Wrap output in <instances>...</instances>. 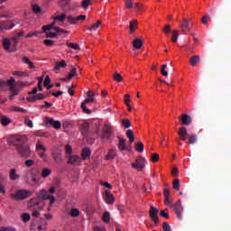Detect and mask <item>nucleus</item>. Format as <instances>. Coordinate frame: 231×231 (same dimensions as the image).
Segmentation results:
<instances>
[{"label":"nucleus","instance_id":"nucleus-1","mask_svg":"<svg viewBox=\"0 0 231 231\" xmlns=\"http://www.w3.org/2000/svg\"><path fill=\"white\" fill-rule=\"evenodd\" d=\"M42 199H49L51 207L56 201L55 197L48 194V191L46 189H42L39 193H37V197L31 199L28 203V208H30V210H32V217H39V216L41 215L38 210H41L44 208V200Z\"/></svg>","mask_w":231,"mask_h":231},{"label":"nucleus","instance_id":"nucleus-27","mask_svg":"<svg viewBox=\"0 0 231 231\" xmlns=\"http://www.w3.org/2000/svg\"><path fill=\"white\" fill-rule=\"evenodd\" d=\"M116 158V150L111 149L108 151V153L106 156V160H115Z\"/></svg>","mask_w":231,"mask_h":231},{"label":"nucleus","instance_id":"nucleus-31","mask_svg":"<svg viewBox=\"0 0 231 231\" xmlns=\"http://www.w3.org/2000/svg\"><path fill=\"white\" fill-rule=\"evenodd\" d=\"M67 15H66V13H63L61 14H59L55 17H53L54 21H58L59 23H64L67 19Z\"/></svg>","mask_w":231,"mask_h":231},{"label":"nucleus","instance_id":"nucleus-19","mask_svg":"<svg viewBox=\"0 0 231 231\" xmlns=\"http://www.w3.org/2000/svg\"><path fill=\"white\" fill-rule=\"evenodd\" d=\"M179 136L182 142H185L187 140V136H189V132L187 131V128L185 126L179 128Z\"/></svg>","mask_w":231,"mask_h":231},{"label":"nucleus","instance_id":"nucleus-13","mask_svg":"<svg viewBox=\"0 0 231 231\" xmlns=\"http://www.w3.org/2000/svg\"><path fill=\"white\" fill-rule=\"evenodd\" d=\"M182 125H190L192 124V117L187 114H182L179 116Z\"/></svg>","mask_w":231,"mask_h":231},{"label":"nucleus","instance_id":"nucleus-47","mask_svg":"<svg viewBox=\"0 0 231 231\" xmlns=\"http://www.w3.org/2000/svg\"><path fill=\"white\" fill-rule=\"evenodd\" d=\"M91 5V0H83L81 2V6L84 10H88V7Z\"/></svg>","mask_w":231,"mask_h":231},{"label":"nucleus","instance_id":"nucleus-56","mask_svg":"<svg viewBox=\"0 0 231 231\" xmlns=\"http://www.w3.org/2000/svg\"><path fill=\"white\" fill-rule=\"evenodd\" d=\"M42 10L41 9V6H39L38 5H32V12L34 14H41Z\"/></svg>","mask_w":231,"mask_h":231},{"label":"nucleus","instance_id":"nucleus-48","mask_svg":"<svg viewBox=\"0 0 231 231\" xmlns=\"http://www.w3.org/2000/svg\"><path fill=\"white\" fill-rule=\"evenodd\" d=\"M135 151H137V152H143V144L141 142L135 144Z\"/></svg>","mask_w":231,"mask_h":231},{"label":"nucleus","instance_id":"nucleus-16","mask_svg":"<svg viewBox=\"0 0 231 231\" xmlns=\"http://www.w3.org/2000/svg\"><path fill=\"white\" fill-rule=\"evenodd\" d=\"M15 24L12 21L0 22V31L12 30Z\"/></svg>","mask_w":231,"mask_h":231},{"label":"nucleus","instance_id":"nucleus-39","mask_svg":"<svg viewBox=\"0 0 231 231\" xmlns=\"http://www.w3.org/2000/svg\"><path fill=\"white\" fill-rule=\"evenodd\" d=\"M0 122L2 125H8L10 124V118H8L6 116H1Z\"/></svg>","mask_w":231,"mask_h":231},{"label":"nucleus","instance_id":"nucleus-34","mask_svg":"<svg viewBox=\"0 0 231 231\" xmlns=\"http://www.w3.org/2000/svg\"><path fill=\"white\" fill-rule=\"evenodd\" d=\"M126 136L130 142V143H133V142H134V132H133V130H127L126 131Z\"/></svg>","mask_w":231,"mask_h":231},{"label":"nucleus","instance_id":"nucleus-3","mask_svg":"<svg viewBox=\"0 0 231 231\" xmlns=\"http://www.w3.org/2000/svg\"><path fill=\"white\" fill-rule=\"evenodd\" d=\"M32 192L28 189H18L14 193L11 194V198L16 201H23L32 196Z\"/></svg>","mask_w":231,"mask_h":231},{"label":"nucleus","instance_id":"nucleus-22","mask_svg":"<svg viewBox=\"0 0 231 231\" xmlns=\"http://www.w3.org/2000/svg\"><path fill=\"white\" fill-rule=\"evenodd\" d=\"M82 160H89L91 158V150L88 148H83L81 152Z\"/></svg>","mask_w":231,"mask_h":231},{"label":"nucleus","instance_id":"nucleus-9","mask_svg":"<svg viewBox=\"0 0 231 231\" xmlns=\"http://www.w3.org/2000/svg\"><path fill=\"white\" fill-rule=\"evenodd\" d=\"M133 169H137V171H143V168L145 167V159L143 157L139 156L136 159V163H132Z\"/></svg>","mask_w":231,"mask_h":231},{"label":"nucleus","instance_id":"nucleus-55","mask_svg":"<svg viewBox=\"0 0 231 231\" xmlns=\"http://www.w3.org/2000/svg\"><path fill=\"white\" fill-rule=\"evenodd\" d=\"M24 124L25 125H27V127H30V128L33 127V122L28 117H25Z\"/></svg>","mask_w":231,"mask_h":231},{"label":"nucleus","instance_id":"nucleus-8","mask_svg":"<svg viewBox=\"0 0 231 231\" xmlns=\"http://www.w3.org/2000/svg\"><path fill=\"white\" fill-rule=\"evenodd\" d=\"M68 158L69 161L67 163L69 165H74V167H79V165H81L82 163V158H80L79 155H69Z\"/></svg>","mask_w":231,"mask_h":231},{"label":"nucleus","instance_id":"nucleus-14","mask_svg":"<svg viewBox=\"0 0 231 231\" xmlns=\"http://www.w3.org/2000/svg\"><path fill=\"white\" fill-rule=\"evenodd\" d=\"M52 158L54 162H56V163H60V162L62 161V151H60V149L58 148L53 150Z\"/></svg>","mask_w":231,"mask_h":231},{"label":"nucleus","instance_id":"nucleus-37","mask_svg":"<svg viewBox=\"0 0 231 231\" xmlns=\"http://www.w3.org/2000/svg\"><path fill=\"white\" fill-rule=\"evenodd\" d=\"M66 66H67L66 60H62L60 63L56 62L54 69L59 71V69H60V68H66Z\"/></svg>","mask_w":231,"mask_h":231},{"label":"nucleus","instance_id":"nucleus-64","mask_svg":"<svg viewBox=\"0 0 231 231\" xmlns=\"http://www.w3.org/2000/svg\"><path fill=\"white\" fill-rule=\"evenodd\" d=\"M162 32L166 35H169V33H171V25H165L164 28L162 29Z\"/></svg>","mask_w":231,"mask_h":231},{"label":"nucleus","instance_id":"nucleus-26","mask_svg":"<svg viewBox=\"0 0 231 231\" xmlns=\"http://www.w3.org/2000/svg\"><path fill=\"white\" fill-rule=\"evenodd\" d=\"M119 138V143H118V149L119 151H127V146L125 145V139L122 137Z\"/></svg>","mask_w":231,"mask_h":231},{"label":"nucleus","instance_id":"nucleus-15","mask_svg":"<svg viewBox=\"0 0 231 231\" xmlns=\"http://www.w3.org/2000/svg\"><path fill=\"white\" fill-rule=\"evenodd\" d=\"M36 151L40 158H44V152H46V147H44L43 143H42L41 142H38L36 143Z\"/></svg>","mask_w":231,"mask_h":231},{"label":"nucleus","instance_id":"nucleus-54","mask_svg":"<svg viewBox=\"0 0 231 231\" xmlns=\"http://www.w3.org/2000/svg\"><path fill=\"white\" fill-rule=\"evenodd\" d=\"M42 226H38L39 231L46 230V226L48 225V222L44 218H42Z\"/></svg>","mask_w":231,"mask_h":231},{"label":"nucleus","instance_id":"nucleus-29","mask_svg":"<svg viewBox=\"0 0 231 231\" xmlns=\"http://www.w3.org/2000/svg\"><path fill=\"white\" fill-rule=\"evenodd\" d=\"M69 214L71 217H79L80 216V210L77 208H73L70 209Z\"/></svg>","mask_w":231,"mask_h":231},{"label":"nucleus","instance_id":"nucleus-38","mask_svg":"<svg viewBox=\"0 0 231 231\" xmlns=\"http://www.w3.org/2000/svg\"><path fill=\"white\" fill-rule=\"evenodd\" d=\"M199 62V55L193 56L189 60V63H190L191 66H197Z\"/></svg>","mask_w":231,"mask_h":231},{"label":"nucleus","instance_id":"nucleus-32","mask_svg":"<svg viewBox=\"0 0 231 231\" xmlns=\"http://www.w3.org/2000/svg\"><path fill=\"white\" fill-rule=\"evenodd\" d=\"M3 46L6 51H10V46H12V42H10V39L5 38L3 41Z\"/></svg>","mask_w":231,"mask_h":231},{"label":"nucleus","instance_id":"nucleus-12","mask_svg":"<svg viewBox=\"0 0 231 231\" xmlns=\"http://www.w3.org/2000/svg\"><path fill=\"white\" fill-rule=\"evenodd\" d=\"M158 208L152 206L150 208V217L153 221V223H155V225L160 223V218H158Z\"/></svg>","mask_w":231,"mask_h":231},{"label":"nucleus","instance_id":"nucleus-21","mask_svg":"<svg viewBox=\"0 0 231 231\" xmlns=\"http://www.w3.org/2000/svg\"><path fill=\"white\" fill-rule=\"evenodd\" d=\"M9 178L12 181H15L16 180H19L21 176L17 173V170L12 168L9 171Z\"/></svg>","mask_w":231,"mask_h":231},{"label":"nucleus","instance_id":"nucleus-4","mask_svg":"<svg viewBox=\"0 0 231 231\" xmlns=\"http://www.w3.org/2000/svg\"><path fill=\"white\" fill-rule=\"evenodd\" d=\"M114 128L109 123H106L103 128V134L101 140H111V134H113Z\"/></svg>","mask_w":231,"mask_h":231},{"label":"nucleus","instance_id":"nucleus-51","mask_svg":"<svg viewBox=\"0 0 231 231\" xmlns=\"http://www.w3.org/2000/svg\"><path fill=\"white\" fill-rule=\"evenodd\" d=\"M178 37H180V33H178V31H173L171 42H178Z\"/></svg>","mask_w":231,"mask_h":231},{"label":"nucleus","instance_id":"nucleus-7","mask_svg":"<svg viewBox=\"0 0 231 231\" xmlns=\"http://www.w3.org/2000/svg\"><path fill=\"white\" fill-rule=\"evenodd\" d=\"M69 24H79V21H86V15L80 14L79 16L68 15L66 19Z\"/></svg>","mask_w":231,"mask_h":231},{"label":"nucleus","instance_id":"nucleus-58","mask_svg":"<svg viewBox=\"0 0 231 231\" xmlns=\"http://www.w3.org/2000/svg\"><path fill=\"white\" fill-rule=\"evenodd\" d=\"M24 164H25L26 167H33V165H35V161L26 160Z\"/></svg>","mask_w":231,"mask_h":231},{"label":"nucleus","instance_id":"nucleus-50","mask_svg":"<svg viewBox=\"0 0 231 231\" xmlns=\"http://www.w3.org/2000/svg\"><path fill=\"white\" fill-rule=\"evenodd\" d=\"M77 75H79L77 73V69L76 68H72L70 70V73L68 74L69 79H73V77H77Z\"/></svg>","mask_w":231,"mask_h":231},{"label":"nucleus","instance_id":"nucleus-33","mask_svg":"<svg viewBox=\"0 0 231 231\" xmlns=\"http://www.w3.org/2000/svg\"><path fill=\"white\" fill-rule=\"evenodd\" d=\"M51 174V170L50 168H43L42 170L41 176L42 178H48Z\"/></svg>","mask_w":231,"mask_h":231},{"label":"nucleus","instance_id":"nucleus-63","mask_svg":"<svg viewBox=\"0 0 231 231\" xmlns=\"http://www.w3.org/2000/svg\"><path fill=\"white\" fill-rule=\"evenodd\" d=\"M43 44H45V46H53L55 44V42H53L52 40H44Z\"/></svg>","mask_w":231,"mask_h":231},{"label":"nucleus","instance_id":"nucleus-23","mask_svg":"<svg viewBox=\"0 0 231 231\" xmlns=\"http://www.w3.org/2000/svg\"><path fill=\"white\" fill-rule=\"evenodd\" d=\"M80 129H81V134L83 136H86L88 134V131H89V123L84 122L80 125Z\"/></svg>","mask_w":231,"mask_h":231},{"label":"nucleus","instance_id":"nucleus-59","mask_svg":"<svg viewBox=\"0 0 231 231\" xmlns=\"http://www.w3.org/2000/svg\"><path fill=\"white\" fill-rule=\"evenodd\" d=\"M164 205H166V207H172V201H171L170 197H165Z\"/></svg>","mask_w":231,"mask_h":231},{"label":"nucleus","instance_id":"nucleus-62","mask_svg":"<svg viewBox=\"0 0 231 231\" xmlns=\"http://www.w3.org/2000/svg\"><path fill=\"white\" fill-rule=\"evenodd\" d=\"M129 102H131V96L129 94L125 95V104L129 107Z\"/></svg>","mask_w":231,"mask_h":231},{"label":"nucleus","instance_id":"nucleus-24","mask_svg":"<svg viewBox=\"0 0 231 231\" xmlns=\"http://www.w3.org/2000/svg\"><path fill=\"white\" fill-rule=\"evenodd\" d=\"M138 29V21L133 20L130 22L129 30L130 33H134V31Z\"/></svg>","mask_w":231,"mask_h":231},{"label":"nucleus","instance_id":"nucleus-40","mask_svg":"<svg viewBox=\"0 0 231 231\" xmlns=\"http://www.w3.org/2000/svg\"><path fill=\"white\" fill-rule=\"evenodd\" d=\"M104 223H109V221H111V214H109V211H106L103 214V217H102Z\"/></svg>","mask_w":231,"mask_h":231},{"label":"nucleus","instance_id":"nucleus-10","mask_svg":"<svg viewBox=\"0 0 231 231\" xmlns=\"http://www.w3.org/2000/svg\"><path fill=\"white\" fill-rule=\"evenodd\" d=\"M93 102H96L95 97H88L81 103V109H82L83 113H86V115H91V110L88 109V107L86 106H88V104H91Z\"/></svg>","mask_w":231,"mask_h":231},{"label":"nucleus","instance_id":"nucleus-6","mask_svg":"<svg viewBox=\"0 0 231 231\" xmlns=\"http://www.w3.org/2000/svg\"><path fill=\"white\" fill-rule=\"evenodd\" d=\"M28 174L31 175L32 181L37 183L39 181L37 178H39V174H41V170H39V168H32L26 171L25 176H28Z\"/></svg>","mask_w":231,"mask_h":231},{"label":"nucleus","instance_id":"nucleus-2","mask_svg":"<svg viewBox=\"0 0 231 231\" xmlns=\"http://www.w3.org/2000/svg\"><path fill=\"white\" fill-rule=\"evenodd\" d=\"M16 143H14V146L16 147L17 152L22 158H30L32 154V151L30 150V146L26 144L23 140H24V137L23 136H17L15 138Z\"/></svg>","mask_w":231,"mask_h":231},{"label":"nucleus","instance_id":"nucleus-42","mask_svg":"<svg viewBox=\"0 0 231 231\" xmlns=\"http://www.w3.org/2000/svg\"><path fill=\"white\" fill-rule=\"evenodd\" d=\"M21 217H22V221H23V223H28V221H30V219H31L30 213H23Z\"/></svg>","mask_w":231,"mask_h":231},{"label":"nucleus","instance_id":"nucleus-60","mask_svg":"<svg viewBox=\"0 0 231 231\" xmlns=\"http://www.w3.org/2000/svg\"><path fill=\"white\" fill-rule=\"evenodd\" d=\"M173 189L175 190H180V180L176 179L174 181H173Z\"/></svg>","mask_w":231,"mask_h":231},{"label":"nucleus","instance_id":"nucleus-11","mask_svg":"<svg viewBox=\"0 0 231 231\" xmlns=\"http://www.w3.org/2000/svg\"><path fill=\"white\" fill-rule=\"evenodd\" d=\"M173 210L178 217V219H181V213L183 212V207L181 206V200H178L173 206Z\"/></svg>","mask_w":231,"mask_h":231},{"label":"nucleus","instance_id":"nucleus-30","mask_svg":"<svg viewBox=\"0 0 231 231\" xmlns=\"http://www.w3.org/2000/svg\"><path fill=\"white\" fill-rule=\"evenodd\" d=\"M198 142V135L196 134H191L189 136L188 138V145H194V143H196Z\"/></svg>","mask_w":231,"mask_h":231},{"label":"nucleus","instance_id":"nucleus-28","mask_svg":"<svg viewBox=\"0 0 231 231\" xmlns=\"http://www.w3.org/2000/svg\"><path fill=\"white\" fill-rule=\"evenodd\" d=\"M133 46H134V48H135L136 50H140V48H142V46H143V42L142 41V39L136 38V39L133 42Z\"/></svg>","mask_w":231,"mask_h":231},{"label":"nucleus","instance_id":"nucleus-36","mask_svg":"<svg viewBox=\"0 0 231 231\" xmlns=\"http://www.w3.org/2000/svg\"><path fill=\"white\" fill-rule=\"evenodd\" d=\"M100 24H102V22L97 21L94 24H92L89 28H88V30H89V32H95L98 30V28L100 27Z\"/></svg>","mask_w":231,"mask_h":231},{"label":"nucleus","instance_id":"nucleus-53","mask_svg":"<svg viewBox=\"0 0 231 231\" xmlns=\"http://www.w3.org/2000/svg\"><path fill=\"white\" fill-rule=\"evenodd\" d=\"M59 5L61 8H66L69 5V0H60Z\"/></svg>","mask_w":231,"mask_h":231},{"label":"nucleus","instance_id":"nucleus-18","mask_svg":"<svg viewBox=\"0 0 231 231\" xmlns=\"http://www.w3.org/2000/svg\"><path fill=\"white\" fill-rule=\"evenodd\" d=\"M105 201L107 205H113V203H115V197L111 191H105Z\"/></svg>","mask_w":231,"mask_h":231},{"label":"nucleus","instance_id":"nucleus-45","mask_svg":"<svg viewBox=\"0 0 231 231\" xmlns=\"http://www.w3.org/2000/svg\"><path fill=\"white\" fill-rule=\"evenodd\" d=\"M113 79L116 80V82H122V80H124V78L118 72H116L113 75Z\"/></svg>","mask_w":231,"mask_h":231},{"label":"nucleus","instance_id":"nucleus-25","mask_svg":"<svg viewBox=\"0 0 231 231\" xmlns=\"http://www.w3.org/2000/svg\"><path fill=\"white\" fill-rule=\"evenodd\" d=\"M53 26H55V22H52L49 25H43L42 26V31L40 32V33H48V32H50V30H53L55 28Z\"/></svg>","mask_w":231,"mask_h":231},{"label":"nucleus","instance_id":"nucleus-57","mask_svg":"<svg viewBox=\"0 0 231 231\" xmlns=\"http://www.w3.org/2000/svg\"><path fill=\"white\" fill-rule=\"evenodd\" d=\"M162 229L163 231H172V228H171V225H169V223L164 222L162 224Z\"/></svg>","mask_w":231,"mask_h":231},{"label":"nucleus","instance_id":"nucleus-44","mask_svg":"<svg viewBox=\"0 0 231 231\" xmlns=\"http://www.w3.org/2000/svg\"><path fill=\"white\" fill-rule=\"evenodd\" d=\"M53 30H54V32H56V33L58 35H62V33H69L68 31H64V29H62L60 27H54Z\"/></svg>","mask_w":231,"mask_h":231},{"label":"nucleus","instance_id":"nucleus-43","mask_svg":"<svg viewBox=\"0 0 231 231\" xmlns=\"http://www.w3.org/2000/svg\"><path fill=\"white\" fill-rule=\"evenodd\" d=\"M65 152H66V154H67V158H68L69 156H71V154H72V152H73V148H71V145L67 144V145L65 146Z\"/></svg>","mask_w":231,"mask_h":231},{"label":"nucleus","instance_id":"nucleus-49","mask_svg":"<svg viewBox=\"0 0 231 231\" xmlns=\"http://www.w3.org/2000/svg\"><path fill=\"white\" fill-rule=\"evenodd\" d=\"M67 46L72 50H80V46L78 43L67 42Z\"/></svg>","mask_w":231,"mask_h":231},{"label":"nucleus","instance_id":"nucleus-61","mask_svg":"<svg viewBox=\"0 0 231 231\" xmlns=\"http://www.w3.org/2000/svg\"><path fill=\"white\" fill-rule=\"evenodd\" d=\"M45 105H42L41 107L42 109H50V107H51L53 106V104L51 103H48V101H44Z\"/></svg>","mask_w":231,"mask_h":231},{"label":"nucleus","instance_id":"nucleus-35","mask_svg":"<svg viewBox=\"0 0 231 231\" xmlns=\"http://www.w3.org/2000/svg\"><path fill=\"white\" fill-rule=\"evenodd\" d=\"M23 62H24V64H28L30 69H35V65H33V62H32L28 57H23Z\"/></svg>","mask_w":231,"mask_h":231},{"label":"nucleus","instance_id":"nucleus-52","mask_svg":"<svg viewBox=\"0 0 231 231\" xmlns=\"http://www.w3.org/2000/svg\"><path fill=\"white\" fill-rule=\"evenodd\" d=\"M208 21H210V15L208 14H205L204 16H202V20L201 23L202 24H208Z\"/></svg>","mask_w":231,"mask_h":231},{"label":"nucleus","instance_id":"nucleus-5","mask_svg":"<svg viewBox=\"0 0 231 231\" xmlns=\"http://www.w3.org/2000/svg\"><path fill=\"white\" fill-rule=\"evenodd\" d=\"M44 123L47 127H53L54 129H60L62 127V124L60 121H55L53 118L45 117Z\"/></svg>","mask_w":231,"mask_h":231},{"label":"nucleus","instance_id":"nucleus-17","mask_svg":"<svg viewBox=\"0 0 231 231\" xmlns=\"http://www.w3.org/2000/svg\"><path fill=\"white\" fill-rule=\"evenodd\" d=\"M190 20H187L185 18H183L182 23L180 24V30H182V32L184 33H186V32H189L190 31Z\"/></svg>","mask_w":231,"mask_h":231},{"label":"nucleus","instance_id":"nucleus-41","mask_svg":"<svg viewBox=\"0 0 231 231\" xmlns=\"http://www.w3.org/2000/svg\"><path fill=\"white\" fill-rule=\"evenodd\" d=\"M122 125L125 129H129L131 127V120L125 118L122 120Z\"/></svg>","mask_w":231,"mask_h":231},{"label":"nucleus","instance_id":"nucleus-46","mask_svg":"<svg viewBox=\"0 0 231 231\" xmlns=\"http://www.w3.org/2000/svg\"><path fill=\"white\" fill-rule=\"evenodd\" d=\"M7 86H9V89H14L15 88V79L14 78L8 79Z\"/></svg>","mask_w":231,"mask_h":231},{"label":"nucleus","instance_id":"nucleus-20","mask_svg":"<svg viewBox=\"0 0 231 231\" xmlns=\"http://www.w3.org/2000/svg\"><path fill=\"white\" fill-rule=\"evenodd\" d=\"M48 96L39 93L27 98L28 102H37V100H44Z\"/></svg>","mask_w":231,"mask_h":231}]
</instances>
